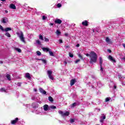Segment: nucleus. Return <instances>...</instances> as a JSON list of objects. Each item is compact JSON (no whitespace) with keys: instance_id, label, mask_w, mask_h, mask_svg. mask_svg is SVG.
Wrapping results in <instances>:
<instances>
[{"instance_id":"f257e3e1","label":"nucleus","mask_w":125,"mask_h":125,"mask_svg":"<svg viewBox=\"0 0 125 125\" xmlns=\"http://www.w3.org/2000/svg\"><path fill=\"white\" fill-rule=\"evenodd\" d=\"M86 56H87V57H89L90 58V64H93V63L97 62V54H96V53L94 51H91L90 54L88 53L86 54Z\"/></svg>"},{"instance_id":"f03ea898","label":"nucleus","mask_w":125,"mask_h":125,"mask_svg":"<svg viewBox=\"0 0 125 125\" xmlns=\"http://www.w3.org/2000/svg\"><path fill=\"white\" fill-rule=\"evenodd\" d=\"M18 36L20 39L21 42L24 43H26V41H25V37H24V34L22 31L18 32L17 33Z\"/></svg>"},{"instance_id":"7ed1b4c3","label":"nucleus","mask_w":125,"mask_h":125,"mask_svg":"<svg viewBox=\"0 0 125 125\" xmlns=\"http://www.w3.org/2000/svg\"><path fill=\"white\" fill-rule=\"evenodd\" d=\"M0 29L1 30V31L2 32H6V33H7V32H8L9 31H11V28L7 27L4 29L3 27H2V26L0 25Z\"/></svg>"},{"instance_id":"20e7f679","label":"nucleus","mask_w":125,"mask_h":125,"mask_svg":"<svg viewBox=\"0 0 125 125\" xmlns=\"http://www.w3.org/2000/svg\"><path fill=\"white\" fill-rule=\"evenodd\" d=\"M47 74L49 78L50 79V80H52V81H53V80H54V78L52 76V71L51 70H48L47 71Z\"/></svg>"},{"instance_id":"39448f33","label":"nucleus","mask_w":125,"mask_h":125,"mask_svg":"<svg viewBox=\"0 0 125 125\" xmlns=\"http://www.w3.org/2000/svg\"><path fill=\"white\" fill-rule=\"evenodd\" d=\"M1 22H2L3 24H5V23L8 22V19L6 17H3L1 19Z\"/></svg>"},{"instance_id":"423d86ee","label":"nucleus","mask_w":125,"mask_h":125,"mask_svg":"<svg viewBox=\"0 0 125 125\" xmlns=\"http://www.w3.org/2000/svg\"><path fill=\"white\" fill-rule=\"evenodd\" d=\"M43 108L44 111H48V110H50V108H49V106H48V105L47 104H45L43 106Z\"/></svg>"},{"instance_id":"0eeeda50","label":"nucleus","mask_w":125,"mask_h":125,"mask_svg":"<svg viewBox=\"0 0 125 125\" xmlns=\"http://www.w3.org/2000/svg\"><path fill=\"white\" fill-rule=\"evenodd\" d=\"M19 120V119L18 118H16L15 120H12L11 121L12 125H15L17 122Z\"/></svg>"},{"instance_id":"6e6552de","label":"nucleus","mask_w":125,"mask_h":125,"mask_svg":"<svg viewBox=\"0 0 125 125\" xmlns=\"http://www.w3.org/2000/svg\"><path fill=\"white\" fill-rule=\"evenodd\" d=\"M82 25L83 26H88V21L87 20L84 21L82 22Z\"/></svg>"},{"instance_id":"1a4fd4ad","label":"nucleus","mask_w":125,"mask_h":125,"mask_svg":"<svg viewBox=\"0 0 125 125\" xmlns=\"http://www.w3.org/2000/svg\"><path fill=\"white\" fill-rule=\"evenodd\" d=\"M108 59L110 60V61L114 62V63H115L116 62V60L114 59V58H113V57H112V56L111 55L108 56Z\"/></svg>"},{"instance_id":"9d476101","label":"nucleus","mask_w":125,"mask_h":125,"mask_svg":"<svg viewBox=\"0 0 125 125\" xmlns=\"http://www.w3.org/2000/svg\"><path fill=\"white\" fill-rule=\"evenodd\" d=\"M75 83H76V79H72L70 81V85H71V86L74 85V84H75Z\"/></svg>"},{"instance_id":"9b49d317","label":"nucleus","mask_w":125,"mask_h":125,"mask_svg":"<svg viewBox=\"0 0 125 125\" xmlns=\"http://www.w3.org/2000/svg\"><path fill=\"white\" fill-rule=\"evenodd\" d=\"M39 90L41 92V93H42V94H46V91L43 90V89L40 88Z\"/></svg>"},{"instance_id":"f8f14e48","label":"nucleus","mask_w":125,"mask_h":125,"mask_svg":"<svg viewBox=\"0 0 125 125\" xmlns=\"http://www.w3.org/2000/svg\"><path fill=\"white\" fill-rule=\"evenodd\" d=\"M106 119V116L104 115L103 116L101 117L100 123H103L104 122V120Z\"/></svg>"},{"instance_id":"ddd939ff","label":"nucleus","mask_w":125,"mask_h":125,"mask_svg":"<svg viewBox=\"0 0 125 125\" xmlns=\"http://www.w3.org/2000/svg\"><path fill=\"white\" fill-rule=\"evenodd\" d=\"M55 23L56 24H61L62 23V21H61L60 19H57L55 21Z\"/></svg>"},{"instance_id":"4468645a","label":"nucleus","mask_w":125,"mask_h":125,"mask_svg":"<svg viewBox=\"0 0 125 125\" xmlns=\"http://www.w3.org/2000/svg\"><path fill=\"white\" fill-rule=\"evenodd\" d=\"M105 41L107 43H112V42L110 40V39H109V37H106L105 38Z\"/></svg>"},{"instance_id":"2eb2a0df","label":"nucleus","mask_w":125,"mask_h":125,"mask_svg":"<svg viewBox=\"0 0 125 125\" xmlns=\"http://www.w3.org/2000/svg\"><path fill=\"white\" fill-rule=\"evenodd\" d=\"M10 7L12 9H16V6L14 4H11L10 5Z\"/></svg>"},{"instance_id":"dca6fc26","label":"nucleus","mask_w":125,"mask_h":125,"mask_svg":"<svg viewBox=\"0 0 125 125\" xmlns=\"http://www.w3.org/2000/svg\"><path fill=\"white\" fill-rule=\"evenodd\" d=\"M25 77L27 78V79H28V80H31V76H30V73H26L25 74Z\"/></svg>"},{"instance_id":"f3484780","label":"nucleus","mask_w":125,"mask_h":125,"mask_svg":"<svg viewBox=\"0 0 125 125\" xmlns=\"http://www.w3.org/2000/svg\"><path fill=\"white\" fill-rule=\"evenodd\" d=\"M42 49L43 51H46L47 52H49V51H50L49 48L46 47H43Z\"/></svg>"},{"instance_id":"a211bd4d","label":"nucleus","mask_w":125,"mask_h":125,"mask_svg":"<svg viewBox=\"0 0 125 125\" xmlns=\"http://www.w3.org/2000/svg\"><path fill=\"white\" fill-rule=\"evenodd\" d=\"M102 64H103V59L102 58L100 57V66H102Z\"/></svg>"},{"instance_id":"6ab92c4d","label":"nucleus","mask_w":125,"mask_h":125,"mask_svg":"<svg viewBox=\"0 0 125 125\" xmlns=\"http://www.w3.org/2000/svg\"><path fill=\"white\" fill-rule=\"evenodd\" d=\"M6 77L7 80H8V81H11V77H10V75H9V74H7Z\"/></svg>"},{"instance_id":"aec40b11","label":"nucleus","mask_w":125,"mask_h":125,"mask_svg":"<svg viewBox=\"0 0 125 125\" xmlns=\"http://www.w3.org/2000/svg\"><path fill=\"white\" fill-rule=\"evenodd\" d=\"M38 60L39 61H42V62H43V63H44V64H46V60H45L44 59H38Z\"/></svg>"},{"instance_id":"412c9836","label":"nucleus","mask_w":125,"mask_h":125,"mask_svg":"<svg viewBox=\"0 0 125 125\" xmlns=\"http://www.w3.org/2000/svg\"><path fill=\"white\" fill-rule=\"evenodd\" d=\"M49 109L50 110V109L51 110H54V109H56V106H54V105H51L49 106Z\"/></svg>"},{"instance_id":"4be33fe9","label":"nucleus","mask_w":125,"mask_h":125,"mask_svg":"<svg viewBox=\"0 0 125 125\" xmlns=\"http://www.w3.org/2000/svg\"><path fill=\"white\" fill-rule=\"evenodd\" d=\"M70 115V112L66 111L63 114V116H69Z\"/></svg>"},{"instance_id":"5701e85b","label":"nucleus","mask_w":125,"mask_h":125,"mask_svg":"<svg viewBox=\"0 0 125 125\" xmlns=\"http://www.w3.org/2000/svg\"><path fill=\"white\" fill-rule=\"evenodd\" d=\"M56 34H57V36H60V35H61V32L59 30H57Z\"/></svg>"},{"instance_id":"b1692460","label":"nucleus","mask_w":125,"mask_h":125,"mask_svg":"<svg viewBox=\"0 0 125 125\" xmlns=\"http://www.w3.org/2000/svg\"><path fill=\"white\" fill-rule=\"evenodd\" d=\"M5 36L8 37V38H10L11 37L10 34H9V33L8 32H6V33L5 34Z\"/></svg>"},{"instance_id":"393cba45","label":"nucleus","mask_w":125,"mask_h":125,"mask_svg":"<svg viewBox=\"0 0 125 125\" xmlns=\"http://www.w3.org/2000/svg\"><path fill=\"white\" fill-rule=\"evenodd\" d=\"M48 100L50 102H53V98H52L51 96H49L48 97Z\"/></svg>"},{"instance_id":"a878e982","label":"nucleus","mask_w":125,"mask_h":125,"mask_svg":"<svg viewBox=\"0 0 125 125\" xmlns=\"http://www.w3.org/2000/svg\"><path fill=\"white\" fill-rule=\"evenodd\" d=\"M76 106H77V103H74L72 104H71V108H74V107H76Z\"/></svg>"},{"instance_id":"bb28decb","label":"nucleus","mask_w":125,"mask_h":125,"mask_svg":"<svg viewBox=\"0 0 125 125\" xmlns=\"http://www.w3.org/2000/svg\"><path fill=\"white\" fill-rule=\"evenodd\" d=\"M36 53L38 56H41V55H42V53L40 52V51H37Z\"/></svg>"},{"instance_id":"cd10ccee","label":"nucleus","mask_w":125,"mask_h":125,"mask_svg":"<svg viewBox=\"0 0 125 125\" xmlns=\"http://www.w3.org/2000/svg\"><path fill=\"white\" fill-rule=\"evenodd\" d=\"M49 53L50 56H54V54H53V52H52V51H50H50H49Z\"/></svg>"},{"instance_id":"c85d7f7f","label":"nucleus","mask_w":125,"mask_h":125,"mask_svg":"<svg viewBox=\"0 0 125 125\" xmlns=\"http://www.w3.org/2000/svg\"><path fill=\"white\" fill-rule=\"evenodd\" d=\"M70 124H73V123H75V119L70 118Z\"/></svg>"},{"instance_id":"c756f323","label":"nucleus","mask_w":125,"mask_h":125,"mask_svg":"<svg viewBox=\"0 0 125 125\" xmlns=\"http://www.w3.org/2000/svg\"><path fill=\"white\" fill-rule=\"evenodd\" d=\"M69 56L71 57V58H73L74 57V55L72 53H69Z\"/></svg>"},{"instance_id":"7c9ffc66","label":"nucleus","mask_w":125,"mask_h":125,"mask_svg":"<svg viewBox=\"0 0 125 125\" xmlns=\"http://www.w3.org/2000/svg\"><path fill=\"white\" fill-rule=\"evenodd\" d=\"M39 39H40V40H41V41H43V37H42V35H40Z\"/></svg>"},{"instance_id":"2f4dec72","label":"nucleus","mask_w":125,"mask_h":125,"mask_svg":"<svg viewBox=\"0 0 125 125\" xmlns=\"http://www.w3.org/2000/svg\"><path fill=\"white\" fill-rule=\"evenodd\" d=\"M42 20H45L46 19H47V16H42Z\"/></svg>"},{"instance_id":"473e14b6","label":"nucleus","mask_w":125,"mask_h":125,"mask_svg":"<svg viewBox=\"0 0 125 125\" xmlns=\"http://www.w3.org/2000/svg\"><path fill=\"white\" fill-rule=\"evenodd\" d=\"M36 43H37V44H39V45H41V41H40V40H37Z\"/></svg>"},{"instance_id":"72a5a7b5","label":"nucleus","mask_w":125,"mask_h":125,"mask_svg":"<svg viewBox=\"0 0 125 125\" xmlns=\"http://www.w3.org/2000/svg\"><path fill=\"white\" fill-rule=\"evenodd\" d=\"M16 50L18 51V52H20V53L22 51V50H21V49L18 48H16Z\"/></svg>"},{"instance_id":"f704fd0d","label":"nucleus","mask_w":125,"mask_h":125,"mask_svg":"<svg viewBox=\"0 0 125 125\" xmlns=\"http://www.w3.org/2000/svg\"><path fill=\"white\" fill-rule=\"evenodd\" d=\"M108 101H110V98H106L105 100V102H108Z\"/></svg>"},{"instance_id":"c9c22d12","label":"nucleus","mask_w":125,"mask_h":125,"mask_svg":"<svg viewBox=\"0 0 125 125\" xmlns=\"http://www.w3.org/2000/svg\"><path fill=\"white\" fill-rule=\"evenodd\" d=\"M0 90H1V91H2V92H5V89H4V88H1V89H0Z\"/></svg>"},{"instance_id":"e433bc0d","label":"nucleus","mask_w":125,"mask_h":125,"mask_svg":"<svg viewBox=\"0 0 125 125\" xmlns=\"http://www.w3.org/2000/svg\"><path fill=\"white\" fill-rule=\"evenodd\" d=\"M59 114H61V115H62V116H63V111H62L61 110H59Z\"/></svg>"},{"instance_id":"4c0bfd02","label":"nucleus","mask_w":125,"mask_h":125,"mask_svg":"<svg viewBox=\"0 0 125 125\" xmlns=\"http://www.w3.org/2000/svg\"><path fill=\"white\" fill-rule=\"evenodd\" d=\"M78 56L79 57V58H80L81 59H83V56L82 55H81L80 54H79L78 55Z\"/></svg>"},{"instance_id":"58836bf2","label":"nucleus","mask_w":125,"mask_h":125,"mask_svg":"<svg viewBox=\"0 0 125 125\" xmlns=\"http://www.w3.org/2000/svg\"><path fill=\"white\" fill-rule=\"evenodd\" d=\"M44 41L45 42H49V40L46 38H44Z\"/></svg>"},{"instance_id":"ea45409f","label":"nucleus","mask_w":125,"mask_h":125,"mask_svg":"<svg viewBox=\"0 0 125 125\" xmlns=\"http://www.w3.org/2000/svg\"><path fill=\"white\" fill-rule=\"evenodd\" d=\"M80 61H81V60H80V59L77 60L75 62V63H78V62H80Z\"/></svg>"},{"instance_id":"a19ab883","label":"nucleus","mask_w":125,"mask_h":125,"mask_svg":"<svg viewBox=\"0 0 125 125\" xmlns=\"http://www.w3.org/2000/svg\"><path fill=\"white\" fill-rule=\"evenodd\" d=\"M57 6H58V7H61L62 5H61V3H58V4H57Z\"/></svg>"},{"instance_id":"79ce46f5","label":"nucleus","mask_w":125,"mask_h":125,"mask_svg":"<svg viewBox=\"0 0 125 125\" xmlns=\"http://www.w3.org/2000/svg\"><path fill=\"white\" fill-rule=\"evenodd\" d=\"M64 36L65 37H68V36H69V34H68V33H64Z\"/></svg>"},{"instance_id":"37998d69","label":"nucleus","mask_w":125,"mask_h":125,"mask_svg":"<svg viewBox=\"0 0 125 125\" xmlns=\"http://www.w3.org/2000/svg\"><path fill=\"white\" fill-rule=\"evenodd\" d=\"M59 42L60 43H62L63 42L62 40L61 39H60Z\"/></svg>"},{"instance_id":"c03bdc74","label":"nucleus","mask_w":125,"mask_h":125,"mask_svg":"<svg viewBox=\"0 0 125 125\" xmlns=\"http://www.w3.org/2000/svg\"><path fill=\"white\" fill-rule=\"evenodd\" d=\"M100 67H101L100 70H101V72L103 71V67H102V65L100 66Z\"/></svg>"},{"instance_id":"a18cd8bd","label":"nucleus","mask_w":125,"mask_h":125,"mask_svg":"<svg viewBox=\"0 0 125 125\" xmlns=\"http://www.w3.org/2000/svg\"><path fill=\"white\" fill-rule=\"evenodd\" d=\"M121 60H124L125 62V57H124L123 58H121Z\"/></svg>"},{"instance_id":"49530a36","label":"nucleus","mask_w":125,"mask_h":125,"mask_svg":"<svg viewBox=\"0 0 125 125\" xmlns=\"http://www.w3.org/2000/svg\"><path fill=\"white\" fill-rule=\"evenodd\" d=\"M76 46H77V47H80V44L78 43V44L76 45Z\"/></svg>"},{"instance_id":"de8ad7c7","label":"nucleus","mask_w":125,"mask_h":125,"mask_svg":"<svg viewBox=\"0 0 125 125\" xmlns=\"http://www.w3.org/2000/svg\"><path fill=\"white\" fill-rule=\"evenodd\" d=\"M122 45H123V47H124V48L125 47V43H123Z\"/></svg>"},{"instance_id":"09e8293b","label":"nucleus","mask_w":125,"mask_h":125,"mask_svg":"<svg viewBox=\"0 0 125 125\" xmlns=\"http://www.w3.org/2000/svg\"><path fill=\"white\" fill-rule=\"evenodd\" d=\"M64 65L67 64V62H66V61H64Z\"/></svg>"},{"instance_id":"8fccbe9b","label":"nucleus","mask_w":125,"mask_h":125,"mask_svg":"<svg viewBox=\"0 0 125 125\" xmlns=\"http://www.w3.org/2000/svg\"><path fill=\"white\" fill-rule=\"evenodd\" d=\"M116 88H117V86H116V85H115L114 86V89H116Z\"/></svg>"},{"instance_id":"3c124183","label":"nucleus","mask_w":125,"mask_h":125,"mask_svg":"<svg viewBox=\"0 0 125 125\" xmlns=\"http://www.w3.org/2000/svg\"><path fill=\"white\" fill-rule=\"evenodd\" d=\"M108 51H109V53H111V52H112V51L111 50H108Z\"/></svg>"},{"instance_id":"603ef678","label":"nucleus","mask_w":125,"mask_h":125,"mask_svg":"<svg viewBox=\"0 0 125 125\" xmlns=\"http://www.w3.org/2000/svg\"><path fill=\"white\" fill-rule=\"evenodd\" d=\"M3 63V62H2V61H0V64H2Z\"/></svg>"},{"instance_id":"864d4df0","label":"nucleus","mask_w":125,"mask_h":125,"mask_svg":"<svg viewBox=\"0 0 125 125\" xmlns=\"http://www.w3.org/2000/svg\"><path fill=\"white\" fill-rule=\"evenodd\" d=\"M5 12L6 13H7L8 12V11H7V10H5Z\"/></svg>"},{"instance_id":"5fc2aeb1","label":"nucleus","mask_w":125,"mask_h":125,"mask_svg":"<svg viewBox=\"0 0 125 125\" xmlns=\"http://www.w3.org/2000/svg\"><path fill=\"white\" fill-rule=\"evenodd\" d=\"M65 47H66V48H68V47H69V46H65Z\"/></svg>"},{"instance_id":"6e6d98bb","label":"nucleus","mask_w":125,"mask_h":125,"mask_svg":"<svg viewBox=\"0 0 125 125\" xmlns=\"http://www.w3.org/2000/svg\"><path fill=\"white\" fill-rule=\"evenodd\" d=\"M34 91H35L36 92H37V89H34Z\"/></svg>"},{"instance_id":"4d7b16f0","label":"nucleus","mask_w":125,"mask_h":125,"mask_svg":"<svg viewBox=\"0 0 125 125\" xmlns=\"http://www.w3.org/2000/svg\"><path fill=\"white\" fill-rule=\"evenodd\" d=\"M50 25H51V26H53V23H50Z\"/></svg>"},{"instance_id":"13d9d810","label":"nucleus","mask_w":125,"mask_h":125,"mask_svg":"<svg viewBox=\"0 0 125 125\" xmlns=\"http://www.w3.org/2000/svg\"><path fill=\"white\" fill-rule=\"evenodd\" d=\"M0 78H1V75L0 74Z\"/></svg>"},{"instance_id":"bf43d9fd","label":"nucleus","mask_w":125,"mask_h":125,"mask_svg":"<svg viewBox=\"0 0 125 125\" xmlns=\"http://www.w3.org/2000/svg\"><path fill=\"white\" fill-rule=\"evenodd\" d=\"M119 78H121V76H119Z\"/></svg>"},{"instance_id":"052dcab7","label":"nucleus","mask_w":125,"mask_h":125,"mask_svg":"<svg viewBox=\"0 0 125 125\" xmlns=\"http://www.w3.org/2000/svg\"><path fill=\"white\" fill-rule=\"evenodd\" d=\"M103 116H104V114H103Z\"/></svg>"}]
</instances>
